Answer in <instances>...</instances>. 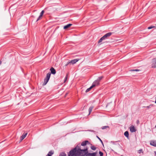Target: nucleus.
Listing matches in <instances>:
<instances>
[{
    "label": "nucleus",
    "mask_w": 156,
    "mask_h": 156,
    "mask_svg": "<svg viewBox=\"0 0 156 156\" xmlns=\"http://www.w3.org/2000/svg\"><path fill=\"white\" fill-rule=\"evenodd\" d=\"M44 10L42 11L40 13V15L38 17V18H37V21H38L41 18L42 16L44 13Z\"/></svg>",
    "instance_id": "obj_13"
},
{
    "label": "nucleus",
    "mask_w": 156,
    "mask_h": 156,
    "mask_svg": "<svg viewBox=\"0 0 156 156\" xmlns=\"http://www.w3.org/2000/svg\"><path fill=\"white\" fill-rule=\"evenodd\" d=\"M27 133L25 134H23L22 136L20 137V140L22 141L27 136Z\"/></svg>",
    "instance_id": "obj_14"
},
{
    "label": "nucleus",
    "mask_w": 156,
    "mask_h": 156,
    "mask_svg": "<svg viewBox=\"0 0 156 156\" xmlns=\"http://www.w3.org/2000/svg\"><path fill=\"white\" fill-rule=\"evenodd\" d=\"M154 27H155L151 26H150V27H148V29H152V28H154Z\"/></svg>",
    "instance_id": "obj_27"
},
{
    "label": "nucleus",
    "mask_w": 156,
    "mask_h": 156,
    "mask_svg": "<svg viewBox=\"0 0 156 156\" xmlns=\"http://www.w3.org/2000/svg\"><path fill=\"white\" fill-rule=\"evenodd\" d=\"M87 149L86 148L83 150H81L79 147L77 149L76 154L77 156H84L88 153Z\"/></svg>",
    "instance_id": "obj_1"
},
{
    "label": "nucleus",
    "mask_w": 156,
    "mask_h": 156,
    "mask_svg": "<svg viewBox=\"0 0 156 156\" xmlns=\"http://www.w3.org/2000/svg\"><path fill=\"white\" fill-rule=\"evenodd\" d=\"M78 60H79L77 59H76L70 61V65L71 64H74L76 63L78 61Z\"/></svg>",
    "instance_id": "obj_11"
},
{
    "label": "nucleus",
    "mask_w": 156,
    "mask_h": 156,
    "mask_svg": "<svg viewBox=\"0 0 156 156\" xmlns=\"http://www.w3.org/2000/svg\"><path fill=\"white\" fill-rule=\"evenodd\" d=\"M130 130L131 132L133 133L136 132V130L134 126H132L130 128Z\"/></svg>",
    "instance_id": "obj_7"
},
{
    "label": "nucleus",
    "mask_w": 156,
    "mask_h": 156,
    "mask_svg": "<svg viewBox=\"0 0 156 156\" xmlns=\"http://www.w3.org/2000/svg\"><path fill=\"white\" fill-rule=\"evenodd\" d=\"M50 70L51 72V74L52 73V74H55L56 73L55 70L53 67H52L50 69Z\"/></svg>",
    "instance_id": "obj_10"
},
{
    "label": "nucleus",
    "mask_w": 156,
    "mask_h": 156,
    "mask_svg": "<svg viewBox=\"0 0 156 156\" xmlns=\"http://www.w3.org/2000/svg\"><path fill=\"white\" fill-rule=\"evenodd\" d=\"M154 153H155V155L156 156V151H154Z\"/></svg>",
    "instance_id": "obj_33"
},
{
    "label": "nucleus",
    "mask_w": 156,
    "mask_h": 156,
    "mask_svg": "<svg viewBox=\"0 0 156 156\" xmlns=\"http://www.w3.org/2000/svg\"><path fill=\"white\" fill-rule=\"evenodd\" d=\"M54 151H50L46 156H51V155L53 154Z\"/></svg>",
    "instance_id": "obj_17"
},
{
    "label": "nucleus",
    "mask_w": 156,
    "mask_h": 156,
    "mask_svg": "<svg viewBox=\"0 0 156 156\" xmlns=\"http://www.w3.org/2000/svg\"><path fill=\"white\" fill-rule=\"evenodd\" d=\"M99 84V81L98 80H97L94 82L92 85H94L93 87L98 85Z\"/></svg>",
    "instance_id": "obj_6"
},
{
    "label": "nucleus",
    "mask_w": 156,
    "mask_h": 156,
    "mask_svg": "<svg viewBox=\"0 0 156 156\" xmlns=\"http://www.w3.org/2000/svg\"><path fill=\"white\" fill-rule=\"evenodd\" d=\"M94 108V107L93 106H91L88 109V111L89 112L88 115H89L90 114V113L92 111V109L93 108Z\"/></svg>",
    "instance_id": "obj_16"
},
{
    "label": "nucleus",
    "mask_w": 156,
    "mask_h": 156,
    "mask_svg": "<svg viewBox=\"0 0 156 156\" xmlns=\"http://www.w3.org/2000/svg\"><path fill=\"white\" fill-rule=\"evenodd\" d=\"M142 151V149H140L139 150V153H140V152H141Z\"/></svg>",
    "instance_id": "obj_31"
},
{
    "label": "nucleus",
    "mask_w": 156,
    "mask_h": 156,
    "mask_svg": "<svg viewBox=\"0 0 156 156\" xmlns=\"http://www.w3.org/2000/svg\"><path fill=\"white\" fill-rule=\"evenodd\" d=\"M108 127H109V126H102L101 128V129H106L107 128H108Z\"/></svg>",
    "instance_id": "obj_23"
},
{
    "label": "nucleus",
    "mask_w": 156,
    "mask_h": 156,
    "mask_svg": "<svg viewBox=\"0 0 156 156\" xmlns=\"http://www.w3.org/2000/svg\"><path fill=\"white\" fill-rule=\"evenodd\" d=\"M136 122L137 123H138L139 122V121L138 120H137Z\"/></svg>",
    "instance_id": "obj_32"
},
{
    "label": "nucleus",
    "mask_w": 156,
    "mask_h": 156,
    "mask_svg": "<svg viewBox=\"0 0 156 156\" xmlns=\"http://www.w3.org/2000/svg\"><path fill=\"white\" fill-rule=\"evenodd\" d=\"M153 106V105H150L149 106H144V107H143L147 108H149Z\"/></svg>",
    "instance_id": "obj_22"
},
{
    "label": "nucleus",
    "mask_w": 156,
    "mask_h": 156,
    "mask_svg": "<svg viewBox=\"0 0 156 156\" xmlns=\"http://www.w3.org/2000/svg\"><path fill=\"white\" fill-rule=\"evenodd\" d=\"M103 78V77L102 76H100L98 77V78L97 80H98L100 81V80H101Z\"/></svg>",
    "instance_id": "obj_25"
},
{
    "label": "nucleus",
    "mask_w": 156,
    "mask_h": 156,
    "mask_svg": "<svg viewBox=\"0 0 156 156\" xmlns=\"http://www.w3.org/2000/svg\"><path fill=\"white\" fill-rule=\"evenodd\" d=\"M67 94H68V93H66V95H65V96L67 95Z\"/></svg>",
    "instance_id": "obj_34"
},
{
    "label": "nucleus",
    "mask_w": 156,
    "mask_h": 156,
    "mask_svg": "<svg viewBox=\"0 0 156 156\" xmlns=\"http://www.w3.org/2000/svg\"><path fill=\"white\" fill-rule=\"evenodd\" d=\"M140 71V70H139V69H133V70H130V71Z\"/></svg>",
    "instance_id": "obj_29"
},
{
    "label": "nucleus",
    "mask_w": 156,
    "mask_h": 156,
    "mask_svg": "<svg viewBox=\"0 0 156 156\" xmlns=\"http://www.w3.org/2000/svg\"><path fill=\"white\" fill-rule=\"evenodd\" d=\"M51 76V73H48L47 74L44 80V82L43 85L44 86L46 84L48 81Z\"/></svg>",
    "instance_id": "obj_4"
},
{
    "label": "nucleus",
    "mask_w": 156,
    "mask_h": 156,
    "mask_svg": "<svg viewBox=\"0 0 156 156\" xmlns=\"http://www.w3.org/2000/svg\"><path fill=\"white\" fill-rule=\"evenodd\" d=\"M150 144L152 146L156 147V140H151L150 142Z\"/></svg>",
    "instance_id": "obj_9"
},
{
    "label": "nucleus",
    "mask_w": 156,
    "mask_h": 156,
    "mask_svg": "<svg viewBox=\"0 0 156 156\" xmlns=\"http://www.w3.org/2000/svg\"><path fill=\"white\" fill-rule=\"evenodd\" d=\"M124 135L126 137H127V138H128L129 136V134L128 131H126L124 133Z\"/></svg>",
    "instance_id": "obj_18"
},
{
    "label": "nucleus",
    "mask_w": 156,
    "mask_h": 156,
    "mask_svg": "<svg viewBox=\"0 0 156 156\" xmlns=\"http://www.w3.org/2000/svg\"><path fill=\"white\" fill-rule=\"evenodd\" d=\"M67 77H68V74H67L65 78V79H64V83H65L66 81L67 80Z\"/></svg>",
    "instance_id": "obj_24"
},
{
    "label": "nucleus",
    "mask_w": 156,
    "mask_h": 156,
    "mask_svg": "<svg viewBox=\"0 0 156 156\" xmlns=\"http://www.w3.org/2000/svg\"><path fill=\"white\" fill-rule=\"evenodd\" d=\"M79 147L77 146L73 149L71 150L69 152V154L71 156H77L76 152L77 149Z\"/></svg>",
    "instance_id": "obj_3"
},
{
    "label": "nucleus",
    "mask_w": 156,
    "mask_h": 156,
    "mask_svg": "<svg viewBox=\"0 0 156 156\" xmlns=\"http://www.w3.org/2000/svg\"><path fill=\"white\" fill-rule=\"evenodd\" d=\"M99 154L100 155V156H103V153L102 152H101V151H100L99 152Z\"/></svg>",
    "instance_id": "obj_26"
},
{
    "label": "nucleus",
    "mask_w": 156,
    "mask_h": 156,
    "mask_svg": "<svg viewBox=\"0 0 156 156\" xmlns=\"http://www.w3.org/2000/svg\"><path fill=\"white\" fill-rule=\"evenodd\" d=\"M87 144H90V143H89V142L88 141L86 140L85 141L83 142L81 144V145L82 146H85Z\"/></svg>",
    "instance_id": "obj_12"
},
{
    "label": "nucleus",
    "mask_w": 156,
    "mask_h": 156,
    "mask_svg": "<svg viewBox=\"0 0 156 156\" xmlns=\"http://www.w3.org/2000/svg\"><path fill=\"white\" fill-rule=\"evenodd\" d=\"M70 64V61H69L65 65V66H66Z\"/></svg>",
    "instance_id": "obj_30"
},
{
    "label": "nucleus",
    "mask_w": 156,
    "mask_h": 156,
    "mask_svg": "<svg viewBox=\"0 0 156 156\" xmlns=\"http://www.w3.org/2000/svg\"><path fill=\"white\" fill-rule=\"evenodd\" d=\"M97 137L98 138V139H99V140H100V141L101 143L102 144H103V142H102V140L98 136H97Z\"/></svg>",
    "instance_id": "obj_28"
},
{
    "label": "nucleus",
    "mask_w": 156,
    "mask_h": 156,
    "mask_svg": "<svg viewBox=\"0 0 156 156\" xmlns=\"http://www.w3.org/2000/svg\"><path fill=\"white\" fill-rule=\"evenodd\" d=\"M97 154V152H95L92 153H88L85 156H96Z\"/></svg>",
    "instance_id": "obj_8"
},
{
    "label": "nucleus",
    "mask_w": 156,
    "mask_h": 156,
    "mask_svg": "<svg viewBox=\"0 0 156 156\" xmlns=\"http://www.w3.org/2000/svg\"><path fill=\"white\" fill-rule=\"evenodd\" d=\"M112 32H109L106 34L100 39L98 41V43H101L102 41L108 39L112 35Z\"/></svg>",
    "instance_id": "obj_2"
},
{
    "label": "nucleus",
    "mask_w": 156,
    "mask_h": 156,
    "mask_svg": "<svg viewBox=\"0 0 156 156\" xmlns=\"http://www.w3.org/2000/svg\"><path fill=\"white\" fill-rule=\"evenodd\" d=\"M72 25V24L69 23V24H68L67 25H66L64 27V29H67V28L69 27Z\"/></svg>",
    "instance_id": "obj_15"
},
{
    "label": "nucleus",
    "mask_w": 156,
    "mask_h": 156,
    "mask_svg": "<svg viewBox=\"0 0 156 156\" xmlns=\"http://www.w3.org/2000/svg\"><path fill=\"white\" fill-rule=\"evenodd\" d=\"M94 85H92L90 87L87 88L86 90V92H87L89 91L93 87Z\"/></svg>",
    "instance_id": "obj_19"
},
{
    "label": "nucleus",
    "mask_w": 156,
    "mask_h": 156,
    "mask_svg": "<svg viewBox=\"0 0 156 156\" xmlns=\"http://www.w3.org/2000/svg\"><path fill=\"white\" fill-rule=\"evenodd\" d=\"M69 156H70V155H69Z\"/></svg>",
    "instance_id": "obj_35"
},
{
    "label": "nucleus",
    "mask_w": 156,
    "mask_h": 156,
    "mask_svg": "<svg viewBox=\"0 0 156 156\" xmlns=\"http://www.w3.org/2000/svg\"><path fill=\"white\" fill-rule=\"evenodd\" d=\"M66 155L64 152H62L60 153L59 156H66Z\"/></svg>",
    "instance_id": "obj_20"
},
{
    "label": "nucleus",
    "mask_w": 156,
    "mask_h": 156,
    "mask_svg": "<svg viewBox=\"0 0 156 156\" xmlns=\"http://www.w3.org/2000/svg\"><path fill=\"white\" fill-rule=\"evenodd\" d=\"M152 68H156V58L153 59L151 63Z\"/></svg>",
    "instance_id": "obj_5"
},
{
    "label": "nucleus",
    "mask_w": 156,
    "mask_h": 156,
    "mask_svg": "<svg viewBox=\"0 0 156 156\" xmlns=\"http://www.w3.org/2000/svg\"><path fill=\"white\" fill-rule=\"evenodd\" d=\"M91 149L93 150H95L96 149V147L94 146H92L90 147Z\"/></svg>",
    "instance_id": "obj_21"
}]
</instances>
